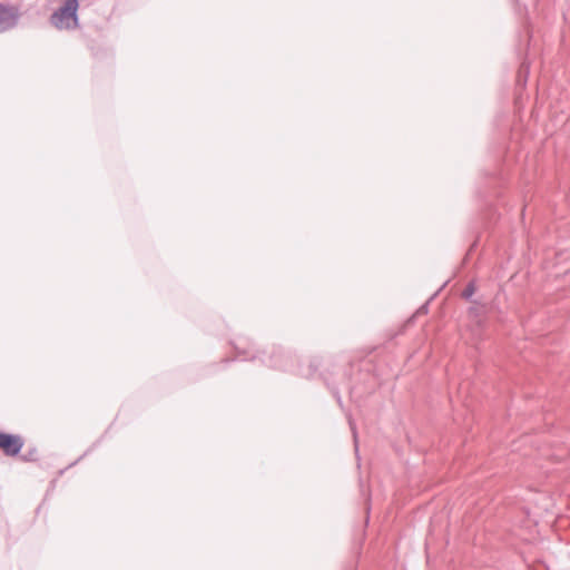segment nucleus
Masks as SVG:
<instances>
[{
  "mask_svg": "<svg viewBox=\"0 0 570 570\" xmlns=\"http://www.w3.org/2000/svg\"><path fill=\"white\" fill-rule=\"evenodd\" d=\"M78 0H67L65 4L51 16V23L58 29H72L78 26Z\"/></svg>",
  "mask_w": 570,
  "mask_h": 570,
  "instance_id": "obj_1",
  "label": "nucleus"
},
{
  "mask_svg": "<svg viewBox=\"0 0 570 570\" xmlns=\"http://www.w3.org/2000/svg\"><path fill=\"white\" fill-rule=\"evenodd\" d=\"M24 442L19 435L0 432V450L8 456L17 455Z\"/></svg>",
  "mask_w": 570,
  "mask_h": 570,
  "instance_id": "obj_2",
  "label": "nucleus"
},
{
  "mask_svg": "<svg viewBox=\"0 0 570 570\" xmlns=\"http://www.w3.org/2000/svg\"><path fill=\"white\" fill-rule=\"evenodd\" d=\"M471 294H472V291H471V289H468V291L465 292V295H466V296H470Z\"/></svg>",
  "mask_w": 570,
  "mask_h": 570,
  "instance_id": "obj_4",
  "label": "nucleus"
},
{
  "mask_svg": "<svg viewBox=\"0 0 570 570\" xmlns=\"http://www.w3.org/2000/svg\"><path fill=\"white\" fill-rule=\"evenodd\" d=\"M19 18L18 9L14 7L0 6V32L12 28Z\"/></svg>",
  "mask_w": 570,
  "mask_h": 570,
  "instance_id": "obj_3",
  "label": "nucleus"
}]
</instances>
